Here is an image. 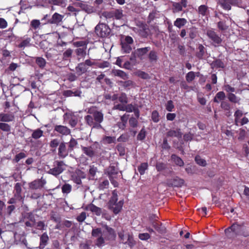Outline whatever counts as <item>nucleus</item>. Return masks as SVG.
<instances>
[{"mask_svg":"<svg viewBox=\"0 0 249 249\" xmlns=\"http://www.w3.org/2000/svg\"><path fill=\"white\" fill-rule=\"evenodd\" d=\"M88 115L85 117V120L88 125L93 128H101L100 124L103 121L104 115L101 111L96 109L95 107H92L89 108Z\"/></svg>","mask_w":249,"mask_h":249,"instance_id":"1","label":"nucleus"},{"mask_svg":"<svg viewBox=\"0 0 249 249\" xmlns=\"http://www.w3.org/2000/svg\"><path fill=\"white\" fill-rule=\"evenodd\" d=\"M123 205V200L118 201L117 192L116 190H114L107 204L108 208L112 211L115 214H117L121 211Z\"/></svg>","mask_w":249,"mask_h":249,"instance_id":"2","label":"nucleus"},{"mask_svg":"<svg viewBox=\"0 0 249 249\" xmlns=\"http://www.w3.org/2000/svg\"><path fill=\"white\" fill-rule=\"evenodd\" d=\"M81 149L83 153L90 158L101 155V148L97 142H95L89 146H81Z\"/></svg>","mask_w":249,"mask_h":249,"instance_id":"3","label":"nucleus"},{"mask_svg":"<svg viewBox=\"0 0 249 249\" xmlns=\"http://www.w3.org/2000/svg\"><path fill=\"white\" fill-rule=\"evenodd\" d=\"M105 173L107 175L112 184L115 187H117L118 183L115 179L122 176L118 168L114 165H110L106 169Z\"/></svg>","mask_w":249,"mask_h":249,"instance_id":"4","label":"nucleus"},{"mask_svg":"<svg viewBox=\"0 0 249 249\" xmlns=\"http://www.w3.org/2000/svg\"><path fill=\"white\" fill-rule=\"evenodd\" d=\"M120 41L121 51L124 53H130L132 49V45L134 42L133 38L128 36H123L121 37Z\"/></svg>","mask_w":249,"mask_h":249,"instance_id":"5","label":"nucleus"},{"mask_svg":"<svg viewBox=\"0 0 249 249\" xmlns=\"http://www.w3.org/2000/svg\"><path fill=\"white\" fill-rule=\"evenodd\" d=\"M150 47L137 49L132 53L130 58V60L132 61H136L137 58L141 60H142L144 58L145 55L150 51Z\"/></svg>","mask_w":249,"mask_h":249,"instance_id":"6","label":"nucleus"},{"mask_svg":"<svg viewBox=\"0 0 249 249\" xmlns=\"http://www.w3.org/2000/svg\"><path fill=\"white\" fill-rule=\"evenodd\" d=\"M97 35L101 37H106L109 36L111 30L107 24L99 23L95 28Z\"/></svg>","mask_w":249,"mask_h":249,"instance_id":"7","label":"nucleus"},{"mask_svg":"<svg viewBox=\"0 0 249 249\" xmlns=\"http://www.w3.org/2000/svg\"><path fill=\"white\" fill-rule=\"evenodd\" d=\"M206 35L212 42V45L213 46L216 47L221 45L222 42V39L213 29H211L207 30Z\"/></svg>","mask_w":249,"mask_h":249,"instance_id":"8","label":"nucleus"},{"mask_svg":"<svg viewBox=\"0 0 249 249\" xmlns=\"http://www.w3.org/2000/svg\"><path fill=\"white\" fill-rule=\"evenodd\" d=\"M243 227L237 224H233L230 227L225 230V232L229 238H233L236 235L241 234Z\"/></svg>","mask_w":249,"mask_h":249,"instance_id":"9","label":"nucleus"},{"mask_svg":"<svg viewBox=\"0 0 249 249\" xmlns=\"http://www.w3.org/2000/svg\"><path fill=\"white\" fill-rule=\"evenodd\" d=\"M65 163L63 161L55 160L53 163V167L48 171V173L54 176L60 174L65 170Z\"/></svg>","mask_w":249,"mask_h":249,"instance_id":"10","label":"nucleus"},{"mask_svg":"<svg viewBox=\"0 0 249 249\" xmlns=\"http://www.w3.org/2000/svg\"><path fill=\"white\" fill-rule=\"evenodd\" d=\"M91 236L96 238V245L98 247L103 246L105 243V239L103 237V232L101 228L93 229L91 231Z\"/></svg>","mask_w":249,"mask_h":249,"instance_id":"11","label":"nucleus"},{"mask_svg":"<svg viewBox=\"0 0 249 249\" xmlns=\"http://www.w3.org/2000/svg\"><path fill=\"white\" fill-rule=\"evenodd\" d=\"M239 3V0H218V4L223 9L227 11L231 10V6H237Z\"/></svg>","mask_w":249,"mask_h":249,"instance_id":"12","label":"nucleus"},{"mask_svg":"<svg viewBox=\"0 0 249 249\" xmlns=\"http://www.w3.org/2000/svg\"><path fill=\"white\" fill-rule=\"evenodd\" d=\"M103 227L106 230V232H104L105 240L113 241L115 240L116 234L113 229L108 226L107 225H104Z\"/></svg>","mask_w":249,"mask_h":249,"instance_id":"13","label":"nucleus"},{"mask_svg":"<svg viewBox=\"0 0 249 249\" xmlns=\"http://www.w3.org/2000/svg\"><path fill=\"white\" fill-rule=\"evenodd\" d=\"M46 183V181L42 177L29 183V188L31 190H37L42 188Z\"/></svg>","mask_w":249,"mask_h":249,"instance_id":"14","label":"nucleus"},{"mask_svg":"<svg viewBox=\"0 0 249 249\" xmlns=\"http://www.w3.org/2000/svg\"><path fill=\"white\" fill-rule=\"evenodd\" d=\"M184 183V180L178 177L173 179H168L166 181V184L169 187H181Z\"/></svg>","mask_w":249,"mask_h":249,"instance_id":"15","label":"nucleus"},{"mask_svg":"<svg viewBox=\"0 0 249 249\" xmlns=\"http://www.w3.org/2000/svg\"><path fill=\"white\" fill-rule=\"evenodd\" d=\"M66 144V143L62 142L59 145L58 155L59 157L63 159L67 156L69 153L70 152L68 148H67Z\"/></svg>","mask_w":249,"mask_h":249,"instance_id":"16","label":"nucleus"},{"mask_svg":"<svg viewBox=\"0 0 249 249\" xmlns=\"http://www.w3.org/2000/svg\"><path fill=\"white\" fill-rule=\"evenodd\" d=\"M64 17V15L55 13L53 15L52 18L48 20V22L50 24L58 25L62 22Z\"/></svg>","mask_w":249,"mask_h":249,"instance_id":"17","label":"nucleus"},{"mask_svg":"<svg viewBox=\"0 0 249 249\" xmlns=\"http://www.w3.org/2000/svg\"><path fill=\"white\" fill-rule=\"evenodd\" d=\"M87 211H89L97 216H100L103 213V210L92 203L87 205L85 208Z\"/></svg>","mask_w":249,"mask_h":249,"instance_id":"18","label":"nucleus"},{"mask_svg":"<svg viewBox=\"0 0 249 249\" xmlns=\"http://www.w3.org/2000/svg\"><path fill=\"white\" fill-rule=\"evenodd\" d=\"M54 131L63 135H68L71 133V130L68 127L62 125H55Z\"/></svg>","mask_w":249,"mask_h":249,"instance_id":"19","label":"nucleus"},{"mask_svg":"<svg viewBox=\"0 0 249 249\" xmlns=\"http://www.w3.org/2000/svg\"><path fill=\"white\" fill-rule=\"evenodd\" d=\"M21 183L18 182L15 184L14 187V196L17 200L23 201V198L21 196Z\"/></svg>","mask_w":249,"mask_h":249,"instance_id":"20","label":"nucleus"},{"mask_svg":"<svg viewBox=\"0 0 249 249\" xmlns=\"http://www.w3.org/2000/svg\"><path fill=\"white\" fill-rule=\"evenodd\" d=\"M166 135L167 137H176L179 139L182 137V132L180 128L170 129L166 132Z\"/></svg>","mask_w":249,"mask_h":249,"instance_id":"21","label":"nucleus"},{"mask_svg":"<svg viewBox=\"0 0 249 249\" xmlns=\"http://www.w3.org/2000/svg\"><path fill=\"white\" fill-rule=\"evenodd\" d=\"M196 56L199 59H202L207 53L206 49L201 44H199L196 48Z\"/></svg>","mask_w":249,"mask_h":249,"instance_id":"22","label":"nucleus"},{"mask_svg":"<svg viewBox=\"0 0 249 249\" xmlns=\"http://www.w3.org/2000/svg\"><path fill=\"white\" fill-rule=\"evenodd\" d=\"M14 115L12 113H0V122H10L14 121Z\"/></svg>","mask_w":249,"mask_h":249,"instance_id":"23","label":"nucleus"},{"mask_svg":"<svg viewBox=\"0 0 249 249\" xmlns=\"http://www.w3.org/2000/svg\"><path fill=\"white\" fill-rule=\"evenodd\" d=\"M151 225L159 233H164L166 232V228L162 225L160 222L154 221L152 222Z\"/></svg>","mask_w":249,"mask_h":249,"instance_id":"24","label":"nucleus"},{"mask_svg":"<svg viewBox=\"0 0 249 249\" xmlns=\"http://www.w3.org/2000/svg\"><path fill=\"white\" fill-rule=\"evenodd\" d=\"M82 92L76 89H74L73 90H66L63 91V95L65 97H70V96H78L80 97Z\"/></svg>","mask_w":249,"mask_h":249,"instance_id":"25","label":"nucleus"},{"mask_svg":"<svg viewBox=\"0 0 249 249\" xmlns=\"http://www.w3.org/2000/svg\"><path fill=\"white\" fill-rule=\"evenodd\" d=\"M49 241V237L46 232L43 233L40 238V244L39 248L40 249H43L47 245Z\"/></svg>","mask_w":249,"mask_h":249,"instance_id":"26","label":"nucleus"},{"mask_svg":"<svg viewBox=\"0 0 249 249\" xmlns=\"http://www.w3.org/2000/svg\"><path fill=\"white\" fill-rule=\"evenodd\" d=\"M183 5L181 2H172V11L174 14L182 11Z\"/></svg>","mask_w":249,"mask_h":249,"instance_id":"27","label":"nucleus"},{"mask_svg":"<svg viewBox=\"0 0 249 249\" xmlns=\"http://www.w3.org/2000/svg\"><path fill=\"white\" fill-rule=\"evenodd\" d=\"M198 13L202 16H207L209 14L208 7L206 5H201L198 8Z\"/></svg>","mask_w":249,"mask_h":249,"instance_id":"28","label":"nucleus"},{"mask_svg":"<svg viewBox=\"0 0 249 249\" xmlns=\"http://www.w3.org/2000/svg\"><path fill=\"white\" fill-rule=\"evenodd\" d=\"M111 73L114 76L120 77L124 80L128 78L126 73L122 70L115 69L112 70Z\"/></svg>","mask_w":249,"mask_h":249,"instance_id":"29","label":"nucleus"},{"mask_svg":"<svg viewBox=\"0 0 249 249\" xmlns=\"http://www.w3.org/2000/svg\"><path fill=\"white\" fill-rule=\"evenodd\" d=\"M187 23V21L184 18H177L174 22V25L176 27L180 29L184 26Z\"/></svg>","mask_w":249,"mask_h":249,"instance_id":"30","label":"nucleus"},{"mask_svg":"<svg viewBox=\"0 0 249 249\" xmlns=\"http://www.w3.org/2000/svg\"><path fill=\"white\" fill-rule=\"evenodd\" d=\"M75 70L77 74L80 76L87 71L88 68L85 67L83 63H80L78 64Z\"/></svg>","mask_w":249,"mask_h":249,"instance_id":"31","label":"nucleus"},{"mask_svg":"<svg viewBox=\"0 0 249 249\" xmlns=\"http://www.w3.org/2000/svg\"><path fill=\"white\" fill-rule=\"evenodd\" d=\"M188 35L191 39L195 38L198 36L197 29L194 26L191 27L189 29Z\"/></svg>","mask_w":249,"mask_h":249,"instance_id":"32","label":"nucleus"},{"mask_svg":"<svg viewBox=\"0 0 249 249\" xmlns=\"http://www.w3.org/2000/svg\"><path fill=\"white\" fill-rule=\"evenodd\" d=\"M211 66L212 69L224 68L225 65L220 59H217L211 64Z\"/></svg>","mask_w":249,"mask_h":249,"instance_id":"33","label":"nucleus"},{"mask_svg":"<svg viewBox=\"0 0 249 249\" xmlns=\"http://www.w3.org/2000/svg\"><path fill=\"white\" fill-rule=\"evenodd\" d=\"M243 112L242 110L237 109L234 113V123L235 124L238 125L239 120L243 117Z\"/></svg>","mask_w":249,"mask_h":249,"instance_id":"34","label":"nucleus"},{"mask_svg":"<svg viewBox=\"0 0 249 249\" xmlns=\"http://www.w3.org/2000/svg\"><path fill=\"white\" fill-rule=\"evenodd\" d=\"M36 64L40 69H43L46 64V61L44 58L41 57L35 58Z\"/></svg>","mask_w":249,"mask_h":249,"instance_id":"35","label":"nucleus"},{"mask_svg":"<svg viewBox=\"0 0 249 249\" xmlns=\"http://www.w3.org/2000/svg\"><path fill=\"white\" fill-rule=\"evenodd\" d=\"M171 160L178 166H183L184 165V162L182 160L175 154L172 155Z\"/></svg>","mask_w":249,"mask_h":249,"instance_id":"36","label":"nucleus"},{"mask_svg":"<svg viewBox=\"0 0 249 249\" xmlns=\"http://www.w3.org/2000/svg\"><path fill=\"white\" fill-rule=\"evenodd\" d=\"M221 107L224 110L228 111L226 113V116H230L231 115V105L228 102L223 101H222L221 103Z\"/></svg>","mask_w":249,"mask_h":249,"instance_id":"37","label":"nucleus"},{"mask_svg":"<svg viewBox=\"0 0 249 249\" xmlns=\"http://www.w3.org/2000/svg\"><path fill=\"white\" fill-rule=\"evenodd\" d=\"M32 137L34 139H38L41 137L43 134V131L39 128L32 131Z\"/></svg>","mask_w":249,"mask_h":249,"instance_id":"38","label":"nucleus"},{"mask_svg":"<svg viewBox=\"0 0 249 249\" xmlns=\"http://www.w3.org/2000/svg\"><path fill=\"white\" fill-rule=\"evenodd\" d=\"M217 28L219 30L224 31L227 30L229 26L226 24V21L225 20H220L217 23Z\"/></svg>","mask_w":249,"mask_h":249,"instance_id":"39","label":"nucleus"},{"mask_svg":"<svg viewBox=\"0 0 249 249\" xmlns=\"http://www.w3.org/2000/svg\"><path fill=\"white\" fill-rule=\"evenodd\" d=\"M49 3L64 7L67 4V0H51L49 1Z\"/></svg>","mask_w":249,"mask_h":249,"instance_id":"40","label":"nucleus"},{"mask_svg":"<svg viewBox=\"0 0 249 249\" xmlns=\"http://www.w3.org/2000/svg\"><path fill=\"white\" fill-rule=\"evenodd\" d=\"M226 97L225 94L223 91H219L217 92L213 99V102L219 103V101L223 100Z\"/></svg>","mask_w":249,"mask_h":249,"instance_id":"41","label":"nucleus"},{"mask_svg":"<svg viewBox=\"0 0 249 249\" xmlns=\"http://www.w3.org/2000/svg\"><path fill=\"white\" fill-rule=\"evenodd\" d=\"M148 58L150 62H156L158 60L157 52L155 51H150L148 54Z\"/></svg>","mask_w":249,"mask_h":249,"instance_id":"42","label":"nucleus"},{"mask_svg":"<svg viewBox=\"0 0 249 249\" xmlns=\"http://www.w3.org/2000/svg\"><path fill=\"white\" fill-rule=\"evenodd\" d=\"M62 192L63 194H68L72 189L71 186L68 183H65L61 187Z\"/></svg>","mask_w":249,"mask_h":249,"instance_id":"43","label":"nucleus"},{"mask_svg":"<svg viewBox=\"0 0 249 249\" xmlns=\"http://www.w3.org/2000/svg\"><path fill=\"white\" fill-rule=\"evenodd\" d=\"M148 164L146 162H143L138 167V170L141 175H143L145 171L148 168Z\"/></svg>","mask_w":249,"mask_h":249,"instance_id":"44","label":"nucleus"},{"mask_svg":"<svg viewBox=\"0 0 249 249\" xmlns=\"http://www.w3.org/2000/svg\"><path fill=\"white\" fill-rule=\"evenodd\" d=\"M68 145V149L70 152H71L77 144V141L73 138H71L69 143H67Z\"/></svg>","mask_w":249,"mask_h":249,"instance_id":"45","label":"nucleus"},{"mask_svg":"<svg viewBox=\"0 0 249 249\" xmlns=\"http://www.w3.org/2000/svg\"><path fill=\"white\" fill-rule=\"evenodd\" d=\"M195 161L197 164L201 166H205L206 165V160L202 159L199 155H197L195 157Z\"/></svg>","mask_w":249,"mask_h":249,"instance_id":"46","label":"nucleus"},{"mask_svg":"<svg viewBox=\"0 0 249 249\" xmlns=\"http://www.w3.org/2000/svg\"><path fill=\"white\" fill-rule=\"evenodd\" d=\"M0 129L3 131L9 132L11 130V126L8 124L0 123Z\"/></svg>","mask_w":249,"mask_h":249,"instance_id":"47","label":"nucleus"},{"mask_svg":"<svg viewBox=\"0 0 249 249\" xmlns=\"http://www.w3.org/2000/svg\"><path fill=\"white\" fill-rule=\"evenodd\" d=\"M72 50L71 49H67L63 54V59L65 60H68L71 56Z\"/></svg>","mask_w":249,"mask_h":249,"instance_id":"48","label":"nucleus"},{"mask_svg":"<svg viewBox=\"0 0 249 249\" xmlns=\"http://www.w3.org/2000/svg\"><path fill=\"white\" fill-rule=\"evenodd\" d=\"M118 100L121 103L126 104L128 102V99L124 93H122L118 97Z\"/></svg>","mask_w":249,"mask_h":249,"instance_id":"49","label":"nucleus"},{"mask_svg":"<svg viewBox=\"0 0 249 249\" xmlns=\"http://www.w3.org/2000/svg\"><path fill=\"white\" fill-rule=\"evenodd\" d=\"M125 104L121 103V104H116L115 103L114 106L113 107V109H117L120 111H125Z\"/></svg>","mask_w":249,"mask_h":249,"instance_id":"50","label":"nucleus"},{"mask_svg":"<svg viewBox=\"0 0 249 249\" xmlns=\"http://www.w3.org/2000/svg\"><path fill=\"white\" fill-rule=\"evenodd\" d=\"M195 78V74L194 71L189 72L186 75V79L188 82H192Z\"/></svg>","mask_w":249,"mask_h":249,"instance_id":"51","label":"nucleus"},{"mask_svg":"<svg viewBox=\"0 0 249 249\" xmlns=\"http://www.w3.org/2000/svg\"><path fill=\"white\" fill-rule=\"evenodd\" d=\"M113 17H114L117 19H121L123 16L122 10L117 9L113 11Z\"/></svg>","mask_w":249,"mask_h":249,"instance_id":"52","label":"nucleus"},{"mask_svg":"<svg viewBox=\"0 0 249 249\" xmlns=\"http://www.w3.org/2000/svg\"><path fill=\"white\" fill-rule=\"evenodd\" d=\"M30 41H31L30 38H29V37L27 38L26 39L22 41L18 45V47L19 48H24L25 47H27L29 45Z\"/></svg>","mask_w":249,"mask_h":249,"instance_id":"53","label":"nucleus"},{"mask_svg":"<svg viewBox=\"0 0 249 249\" xmlns=\"http://www.w3.org/2000/svg\"><path fill=\"white\" fill-rule=\"evenodd\" d=\"M72 225V223L71 221L65 220H63L61 224L60 225V227L61 228H63L64 227L66 228H70Z\"/></svg>","mask_w":249,"mask_h":249,"instance_id":"54","label":"nucleus"},{"mask_svg":"<svg viewBox=\"0 0 249 249\" xmlns=\"http://www.w3.org/2000/svg\"><path fill=\"white\" fill-rule=\"evenodd\" d=\"M146 136V131L144 128H142L137 136L138 140L142 141L144 139Z\"/></svg>","mask_w":249,"mask_h":249,"instance_id":"55","label":"nucleus"},{"mask_svg":"<svg viewBox=\"0 0 249 249\" xmlns=\"http://www.w3.org/2000/svg\"><path fill=\"white\" fill-rule=\"evenodd\" d=\"M128 238L126 241H124V243L127 244L130 247H132L135 244V242L133 239L132 235L128 234Z\"/></svg>","mask_w":249,"mask_h":249,"instance_id":"56","label":"nucleus"},{"mask_svg":"<svg viewBox=\"0 0 249 249\" xmlns=\"http://www.w3.org/2000/svg\"><path fill=\"white\" fill-rule=\"evenodd\" d=\"M228 98L230 101L234 103H236L239 101L237 97L232 93H230L228 95Z\"/></svg>","mask_w":249,"mask_h":249,"instance_id":"57","label":"nucleus"},{"mask_svg":"<svg viewBox=\"0 0 249 249\" xmlns=\"http://www.w3.org/2000/svg\"><path fill=\"white\" fill-rule=\"evenodd\" d=\"M40 24V22L39 20L34 19L31 21L30 25L34 29H36L39 28Z\"/></svg>","mask_w":249,"mask_h":249,"instance_id":"58","label":"nucleus"},{"mask_svg":"<svg viewBox=\"0 0 249 249\" xmlns=\"http://www.w3.org/2000/svg\"><path fill=\"white\" fill-rule=\"evenodd\" d=\"M138 121L134 117H131L129 120V124L132 127H136L138 125Z\"/></svg>","mask_w":249,"mask_h":249,"instance_id":"59","label":"nucleus"},{"mask_svg":"<svg viewBox=\"0 0 249 249\" xmlns=\"http://www.w3.org/2000/svg\"><path fill=\"white\" fill-rule=\"evenodd\" d=\"M165 107L167 111H172L174 108V105L173 104V102L172 100H169L167 101V103L165 105Z\"/></svg>","mask_w":249,"mask_h":249,"instance_id":"60","label":"nucleus"},{"mask_svg":"<svg viewBox=\"0 0 249 249\" xmlns=\"http://www.w3.org/2000/svg\"><path fill=\"white\" fill-rule=\"evenodd\" d=\"M86 217V213L85 212H83L79 215L77 216V217H76V220L79 222H82L85 220Z\"/></svg>","mask_w":249,"mask_h":249,"instance_id":"61","label":"nucleus"},{"mask_svg":"<svg viewBox=\"0 0 249 249\" xmlns=\"http://www.w3.org/2000/svg\"><path fill=\"white\" fill-rule=\"evenodd\" d=\"M116 148L119 154L121 156H123L125 154V148L124 147L122 144H118L116 146Z\"/></svg>","mask_w":249,"mask_h":249,"instance_id":"62","label":"nucleus"},{"mask_svg":"<svg viewBox=\"0 0 249 249\" xmlns=\"http://www.w3.org/2000/svg\"><path fill=\"white\" fill-rule=\"evenodd\" d=\"M158 171H162L166 168V164L162 162L157 163L156 166Z\"/></svg>","mask_w":249,"mask_h":249,"instance_id":"63","label":"nucleus"},{"mask_svg":"<svg viewBox=\"0 0 249 249\" xmlns=\"http://www.w3.org/2000/svg\"><path fill=\"white\" fill-rule=\"evenodd\" d=\"M97 171V168L94 165H90L89 166V174L91 177H93L96 175Z\"/></svg>","mask_w":249,"mask_h":249,"instance_id":"64","label":"nucleus"}]
</instances>
